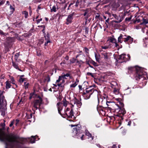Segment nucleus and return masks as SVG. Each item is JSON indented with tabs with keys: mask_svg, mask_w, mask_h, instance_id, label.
Listing matches in <instances>:
<instances>
[{
	"mask_svg": "<svg viewBox=\"0 0 148 148\" xmlns=\"http://www.w3.org/2000/svg\"><path fill=\"white\" fill-rule=\"evenodd\" d=\"M36 136H32L30 138H20L13 134H7L0 129V140L5 143L6 148H13L19 143L23 144L28 140H30V143H34Z\"/></svg>",
	"mask_w": 148,
	"mask_h": 148,
	"instance_id": "obj_1",
	"label": "nucleus"
},
{
	"mask_svg": "<svg viewBox=\"0 0 148 148\" xmlns=\"http://www.w3.org/2000/svg\"><path fill=\"white\" fill-rule=\"evenodd\" d=\"M71 103L70 107L71 108V109L70 112H66L65 114L69 117L71 118L73 116V107L79 108L82 105V103L76 99H74L72 100L71 101Z\"/></svg>",
	"mask_w": 148,
	"mask_h": 148,
	"instance_id": "obj_2",
	"label": "nucleus"
},
{
	"mask_svg": "<svg viewBox=\"0 0 148 148\" xmlns=\"http://www.w3.org/2000/svg\"><path fill=\"white\" fill-rule=\"evenodd\" d=\"M73 133L74 137L78 139L80 138L82 140H84V135L82 133L81 130H80V128L78 127L77 126L73 129Z\"/></svg>",
	"mask_w": 148,
	"mask_h": 148,
	"instance_id": "obj_3",
	"label": "nucleus"
},
{
	"mask_svg": "<svg viewBox=\"0 0 148 148\" xmlns=\"http://www.w3.org/2000/svg\"><path fill=\"white\" fill-rule=\"evenodd\" d=\"M128 69L129 70H131V69L136 70L137 74H140V73L142 74H145V73H147L145 71V69L138 66H136L135 67H129Z\"/></svg>",
	"mask_w": 148,
	"mask_h": 148,
	"instance_id": "obj_4",
	"label": "nucleus"
},
{
	"mask_svg": "<svg viewBox=\"0 0 148 148\" xmlns=\"http://www.w3.org/2000/svg\"><path fill=\"white\" fill-rule=\"evenodd\" d=\"M6 102L5 100L2 101V103L0 104V111L1 112V115L4 116L5 114L6 110Z\"/></svg>",
	"mask_w": 148,
	"mask_h": 148,
	"instance_id": "obj_5",
	"label": "nucleus"
},
{
	"mask_svg": "<svg viewBox=\"0 0 148 148\" xmlns=\"http://www.w3.org/2000/svg\"><path fill=\"white\" fill-rule=\"evenodd\" d=\"M38 99L35 101L34 106V107L36 108V109H37L39 107L42 101V99L39 96H38Z\"/></svg>",
	"mask_w": 148,
	"mask_h": 148,
	"instance_id": "obj_6",
	"label": "nucleus"
},
{
	"mask_svg": "<svg viewBox=\"0 0 148 148\" xmlns=\"http://www.w3.org/2000/svg\"><path fill=\"white\" fill-rule=\"evenodd\" d=\"M94 90L92 89L86 90V92L84 93V95L85 99H88L90 98V95L93 92Z\"/></svg>",
	"mask_w": 148,
	"mask_h": 148,
	"instance_id": "obj_7",
	"label": "nucleus"
},
{
	"mask_svg": "<svg viewBox=\"0 0 148 148\" xmlns=\"http://www.w3.org/2000/svg\"><path fill=\"white\" fill-rule=\"evenodd\" d=\"M123 38V41L126 42L127 41H129V42L130 43H132L133 40V38H132L130 36H127L126 35H124Z\"/></svg>",
	"mask_w": 148,
	"mask_h": 148,
	"instance_id": "obj_8",
	"label": "nucleus"
},
{
	"mask_svg": "<svg viewBox=\"0 0 148 148\" xmlns=\"http://www.w3.org/2000/svg\"><path fill=\"white\" fill-rule=\"evenodd\" d=\"M69 75H63L62 76H60L59 77L58 79L56 81V83H58L60 82L61 81H62V82H64V79L65 78V77H69Z\"/></svg>",
	"mask_w": 148,
	"mask_h": 148,
	"instance_id": "obj_9",
	"label": "nucleus"
},
{
	"mask_svg": "<svg viewBox=\"0 0 148 148\" xmlns=\"http://www.w3.org/2000/svg\"><path fill=\"white\" fill-rule=\"evenodd\" d=\"M73 15L72 14H70L68 15L67 18L66 19V24L67 25L71 23V22L72 20L73 19Z\"/></svg>",
	"mask_w": 148,
	"mask_h": 148,
	"instance_id": "obj_10",
	"label": "nucleus"
},
{
	"mask_svg": "<svg viewBox=\"0 0 148 148\" xmlns=\"http://www.w3.org/2000/svg\"><path fill=\"white\" fill-rule=\"evenodd\" d=\"M100 51L101 52V54L102 56H103V57L105 60L107 59L108 58V53L105 52H104L102 50H100Z\"/></svg>",
	"mask_w": 148,
	"mask_h": 148,
	"instance_id": "obj_11",
	"label": "nucleus"
},
{
	"mask_svg": "<svg viewBox=\"0 0 148 148\" xmlns=\"http://www.w3.org/2000/svg\"><path fill=\"white\" fill-rule=\"evenodd\" d=\"M58 109L59 113L61 114L60 111L62 110V103L58 102L57 104Z\"/></svg>",
	"mask_w": 148,
	"mask_h": 148,
	"instance_id": "obj_12",
	"label": "nucleus"
},
{
	"mask_svg": "<svg viewBox=\"0 0 148 148\" xmlns=\"http://www.w3.org/2000/svg\"><path fill=\"white\" fill-rule=\"evenodd\" d=\"M4 92V91H2L0 90V104L2 103L3 101L5 100L4 99V97L3 95V94Z\"/></svg>",
	"mask_w": 148,
	"mask_h": 148,
	"instance_id": "obj_13",
	"label": "nucleus"
},
{
	"mask_svg": "<svg viewBox=\"0 0 148 148\" xmlns=\"http://www.w3.org/2000/svg\"><path fill=\"white\" fill-rule=\"evenodd\" d=\"M14 41V38H7L6 39V42L8 44H9L10 43Z\"/></svg>",
	"mask_w": 148,
	"mask_h": 148,
	"instance_id": "obj_14",
	"label": "nucleus"
},
{
	"mask_svg": "<svg viewBox=\"0 0 148 148\" xmlns=\"http://www.w3.org/2000/svg\"><path fill=\"white\" fill-rule=\"evenodd\" d=\"M85 133L86 135L88 137V138H91V139L92 140H93V137L92 136L91 134L89 132L88 130H85Z\"/></svg>",
	"mask_w": 148,
	"mask_h": 148,
	"instance_id": "obj_15",
	"label": "nucleus"
},
{
	"mask_svg": "<svg viewBox=\"0 0 148 148\" xmlns=\"http://www.w3.org/2000/svg\"><path fill=\"white\" fill-rule=\"evenodd\" d=\"M125 56L126 55L125 54H122L119 56L118 59L119 60H124L123 62H124L127 60L125 59Z\"/></svg>",
	"mask_w": 148,
	"mask_h": 148,
	"instance_id": "obj_16",
	"label": "nucleus"
},
{
	"mask_svg": "<svg viewBox=\"0 0 148 148\" xmlns=\"http://www.w3.org/2000/svg\"><path fill=\"white\" fill-rule=\"evenodd\" d=\"M90 11V10L89 9H87L85 10H84V16H86L88 17L89 16V12Z\"/></svg>",
	"mask_w": 148,
	"mask_h": 148,
	"instance_id": "obj_17",
	"label": "nucleus"
},
{
	"mask_svg": "<svg viewBox=\"0 0 148 148\" xmlns=\"http://www.w3.org/2000/svg\"><path fill=\"white\" fill-rule=\"evenodd\" d=\"M108 41H109L110 42L113 43H114V42H116V39L115 38L110 37L109 38L108 40Z\"/></svg>",
	"mask_w": 148,
	"mask_h": 148,
	"instance_id": "obj_18",
	"label": "nucleus"
},
{
	"mask_svg": "<svg viewBox=\"0 0 148 148\" xmlns=\"http://www.w3.org/2000/svg\"><path fill=\"white\" fill-rule=\"evenodd\" d=\"M123 36L122 34L120 35V36L118 38V42L121 43L123 41Z\"/></svg>",
	"mask_w": 148,
	"mask_h": 148,
	"instance_id": "obj_19",
	"label": "nucleus"
},
{
	"mask_svg": "<svg viewBox=\"0 0 148 148\" xmlns=\"http://www.w3.org/2000/svg\"><path fill=\"white\" fill-rule=\"evenodd\" d=\"M24 75H23L20 76V78L19 79V81L21 83H23L24 81L26 80V79L23 78Z\"/></svg>",
	"mask_w": 148,
	"mask_h": 148,
	"instance_id": "obj_20",
	"label": "nucleus"
},
{
	"mask_svg": "<svg viewBox=\"0 0 148 148\" xmlns=\"http://www.w3.org/2000/svg\"><path fill=\"white\" fill-rule=\"evenodd\" d=\"M111 47L109 45H108L106 44H105L103 46H101V47L103 49H106L109 48H110Z\"/></svg>",
	"mask_w": 148,
	"mask_h": 148,
	"instance_id": "obj_21",
	"label": "nucleus"
},
{
	"mask_svg": "<svg viewBox=\"0 0 148 148\" xmlns=\"http://www.w3.org/2000/svg\"><path fill=\"white\" fill-rule=\"evenodd\" d=\"M110 86L114 89V87H117V84L116 83L114 82H112L111 83Z\"/></svg>",
	"mask_w": 148,
	"mask_h": 148,
	"instance_id": "obj_22",
	"label": "nucleus"
},
{
	"mask_svg": "<svg viewBox=\"0 0 148 148\" xmlns=\"http://www.w3.org/2000/svg\"><path fill=\"white\" fill-rule=\"evenodd\" d=\"M117 87H114L113 89V92L115 95H117L119 93V90Z\"/></svg>",
	"mask_w": 148,
	"mask_h": 148,
	"instance_id": "obj_23",
	"label": "nucleus"
},
{
	"mask_svg": "<svg viewBox=\"0 0 148 148\" xmlns=\"http://www.w3.org/2000/svg\"><path fill=\"white\" fill-rule=\"evenodd\" d=\"M12 65L16 69H18L19 70L21 71V70L19 69L18 66L17 64L14 62H12Z\"/></svg>",
	"mask_w": 148,
	"mask_h": 148,
	"instance_id": "obj_24",
	"label": "nucleus"
},
{
	"mask_svg": "<svg viewBox=\"0 0 148 148\" xmlns=\"http://www.w3.org/2000/svg\"><path fill=\"white\" fill-rule=\"evenodd\" d=\"M78 82L79 81L77 80L73 84H72L70 85V87L74 88L77 84Z\"/></svg>",
	"mask_w": 148,
	"mask_h": 148,
	"instance_id": "obj_25",
	"label": "nucleus"
},
{
	"mask_svg": "<svg viewBox=\"0 0 148 148\" xmlns=\"http://www.w3.org/2000/svg\"><path fill=\"white\" fill-rule=\"evenodd\" d=\"M62 102L63 103V105L65 107H66L67 105L68 102L65 99H64Z\"/></svg>",
	"mask_w": 148,
	"mask_h": 148,
	"instance_id": "obj_26",
	"label": "nucleus"
},
{
	"mask_svg": "<svg viewBox=\"0 0 148 148\" xmlns=\"http://www.w3.org/2000/svg\"><path fill=\"white\" fill-rule=\"evenodd\" d=\"M143 22L140 23V25L145 24L146 25L148 24V19H143Z\"/></svg>",
	"mask_w": 148,
	"mask_h": 148,
	"instance_id": "obj_27",
	"label": "nucleus"
},
{
	"mask_svg": "<svg viewBox=\"0 0 148 148\" xmlns=\"http://www.w3.org/2000/svg\"><path fill=\"white\" fill-rule=\"evenodd\" d=\"M82 1V0H77L76 1L75 6L76 7H78V5L80 4V3H81Z\"/></svg>",
	"mask_w": 148,
	"mask_h": 148,
	"instance_id": "obj_28",
	"label": "nucleus"
},
{
	"mask_svg": "<svg viewBox=\"0 0 148 148\" xmlns=\"http://www.w3.org/2000/svg\"><path fill=\"white\" fill-rule=\"evenodd\" d=\"M11 85L10 83L8 81L6 82V88H9L10 87Z\"/></svg>",
	"mask_w": 148,
	"mask_h": 148,
	"instance_id": "obj_29",
	"label": "nucleus"
},
{
	"mask_svg": "<svg viewBox=\"0 0 148 148\" xmlns=\"http://www.w3.org/2000/svg\"><path fill=\"white\" fill-rule=\"evenodd\" d=\"M56 8L55 6H53L52 7V8H51V12H55L56 11Z\"/></svg>",
	"mask_w": 148,
	"mask_h": 148,
	"instance_id": "obj_30",
	"label": "nucleus"
},
{
	"mask_svg": "<svg viewBox=\"0 0 148 148\" xmlns=\"http://www.w3.org/2000/svg\"><path fill=\"white\" fill-rule=\"evenodd\" d=\"M19 56V53H16L14 56V58L16 60H17L18 57Z\"/></svg>",
	"mask_w": 148,
	"mask_h": 148,
	"instance_id": "obj_31",
	"label": "nucleus"
},
{
	"mask_svg": "<svg viewBox=\"0 0 148 148\" xmlns=\"http://www.w3.org/2000/svg\"><path fill=\"white\" fill-rule=\"evenodd\" d=\"M71 63H74L75 62H77V63H78L79 62V61L75 59L74 58H73V60L71 61Z\"/></svg>",
	"mask_w": 148,
	"mask_h": 148,
	"instance_id": "obj_32",
	"label": "nucleus"
},
{
	"mask_svg": "<svg viewBox=\"0 0 148 148\" xmlns=\"http://www.w3.org/2000/svg\"><path fill=\"white\" fill-rule=\"evenodd\" d=\"M112 15L116 20H119L120 18L119 16H118L115 14H112Z\"/></svg>",
	"mask_w": 148,
	"mask_h": 148,
	"instance_id": "obj_33",
	"label": "nucleus"
},
{
	"mask_svg": "<svg viewBox=\"0 0 148 148\" xmlns=\"http://www.w3.org/2000/svg\"><path fill=\"white\" fill-rule=\"evenodd\" d=\"M23 14H24L25 17V18H27V16L28 15V13L27 12L24 11L23 12Z\"/></svg>",
	"mask_w": 148,
	"mask_h": 148,
	"instance_id": "obj_34",
	"label": "nucleus"
},
{
	"mask_svg": "<svg viewBox=\"0 0 148 148\" xmlns=\"http://www.w3.org/2000/svg\"><path fill=\"white\" fill-rule=\"evenodd\" d=\"M36 96V95L34 93H31L30 94L29 99H30L32 97H34Z\"/></svg>",
	"mask_w": 148,
	"mask_h": 148,
	"instance_id": "obj_35",
	"label": "nucleus"
},
{
	"mask_svg": "<svg viewBox=\"0 0 148 148\" xmlns=\"http://www.w3.org/2000/svg\"><path fill=\"white\" fill-rule=\"evenodd\" d=\"M91 62L94 66H98V65L97 64V63L96 62H95V61H93V60H92L91 61Z\"/></svg>",
	"mask_w": 148,
	"mask_h": 148,
	"instance_id": "obj_36",
	"label": "nucleus"
},
{
	"mask_svg": "<svg viewBox=\"0 0 148 148\" xmlns=\"http://www.w3.org/2000/svg\"><path fill=\"white\" fill-rule=\"evenodd\" d=\"M119 112L123 115L125 113V112L124 109L121 110L119 111Z\"/></svg>",
	"mask_w": 148,
	"mask_h": 148,
	"instance_id": "obj_37",
	"label": "nucleus"
},
{
	"mask_svg": "<svg viewBox=\"0 0 148 148\" xmlns=\"http://www.w3.org/2000/svg\"><path fill=\"white\" fill-rule=\"evenodd\" d=\"M0 34L1 35H4V36H6L7 34L6 33H4L1 30H0Z\"/></svg>",
	"mask_w": 148,
	"mask_h": 148,
	"instance_id": "obj_38",
	"label": "nucleus"
},
{
	"mask_svg": "<svg viewBox=\"0 0 148 148\" xmlns=\"http://www.w3.org/2000/svg\"><path fill=\"white\" fill-rule=\"evenodd\" d=\"M45 80L46 81L49 82L50 81V77L49 76H48L46 78Z\"/></svg>",
	"mask_w": 148,
	"mask_h": 148,
	"instance_id": "obj_39",
	"label": "nucleus"
},
{
	"mask_svg": "<svg viewBox=\"0 0 148 148\" xmlns=\"http://www.w3.org/2000/svg\"><path fill=\"white\" fill-rule=\"evenodd\" d=\"M28 85H29L28 83H27L26 82H24V86H25V88H28Z\"/></svg>",
	"mask_w": 148,
	"mask_h": 148,
	"instance_id": "obj_40",
	"label": "nucleus"
},
{
	"mask_svg": "<svg viewBox=\"0 0 148 148\" xmlns=\"http://www.w3.org/2000/svg\"><path fill=\"white\" fill-rule=\"evenodd\" d=\"M1 126L2 127V129H5V124L4 123H1Z\"/></svg>",
	"mask_w": 148,
	"mask_h": 148,
	"instance_id": "obj_41",
	"label": "nucleus"
},
{
	"mask_svg": "<svg viewBox=\"0 0 148 148\" xmlns=\"http://www.w3.org/2000/svg\"><path fill=\"white\" fill-rule=\"evenodd\" d=\"M14 123V120H13L11 122V123L10 125V127H12Z\"/></svg>",
	"mask_w": 148,
	"mask_h": 148,
	"instance_id": "obj_42",
	"label": "nucleus"
},
{
	"mask_svg": "<svg viewBox=\"0 0 148 148\" xmlns=\"http://www.w3.org/2000/svg\"><path fill=\"white\" fill-rule=\"evenodd\" d=\"M66 61H66V60H64L63 62H61V63L60 64L62 65V64H66Z\"/></svg>",
	"mask_w": 148,
	"mask_h": 148,
	"instance_id": "obj_43",
	"label": "nucleus"
},
{
	"mask_svg": "<svg viewBox=\"0 0 148 148\" xmlns=\"http://www.w3.org/2000/svg\"><path fill=\"white\" fill-rule=\"evenodd\" d=\"M121 21H122V20H121V19H120V20H119L118 21H114V22L116 23H119Z\"/></svg>",
	"mask_w": 148,
	"mask_h": 148,
	"instance_id": "obj_44",
	"label": "nucleus"
},
{
	"mask_svg": "<svg viewBox=\"0 0 148 148\" xmlns=\"http://www.w3.org/2000/svg\"><path fill=\"white\" fill-rule=\"evenodd\" d=\"M97 15H96L95 17V18L96 19H98L100 17V15H99L98 14H97Z\"/></svg>",
	"mask_w": 148,
	"mask_h": 148,
	"instance_id": "obj_45",
	"label": "nucleus"
},
{
	"mask_svg": "<svg viewBox=\"0 0 148 148\" xmlns=\"http://www.w3.org/2000/svg\"><path fill=\"white\" fill-rule=\"evenodd\" d=\"M50 42V41L49 40H48L45 43V45L47 46V44L48 43H49Z\"/></svg>",
	"mask_w": 148,
	"mask_h": 148,
	"instance_id": "obj_46",
	"label": "nucleus"
},
{
	"mask_svg": "<svg viewBox=\"0 0 148 148\" xmlns=\"http://www.w3.org/2000/svg\"><path fill=\"white\" fill-rule=\"evenodd\" d=\"M42 20V18H40V19L37 20V23H38L40 22Z\"/></svg>",
	"mask_w": 148,
	"mask_h": 148,
	"instance_id": "obj_47",
	"label": "nucleus"
},
{
	"mask_svg": "<svg viewBox=\"0 0 148 148\" xmlns=\"http://www.w3.org/2000/svg\"><path fill=\"white\" fill-rule=\"evenodd\" d=\"M19 121L18 120V119L16 120V123H15V124H16V125H17L19 123Z\"/></svg>",
	"mask_w": 148,
	"mask_h": 148,
	"instance_id": "obj_48",
	"label": "nucleus"
},
{
	"mask_svg": "<svg viewBox=\"0 0 148 148\" xmlns=\"http://www.w3.org/2000/svg\"><path fill=\"white\" fill-rule=\"evenodd\" d=\"M78 63V64H83L84 63V62H83V61H82V60H80L79 61V62L78 63Z\"/></svg>",
	"mask_w": 148,
	"mask_h": 148,
	"instance_id": "obj_49",
	"label": "nucleus"
},
{
	"mask_svg": "<svg viewBox=\"0 0 148 148\" xmlns=\"http://www.w3.org/2000/svg\"><path fill=\"white\" fill-rule=\"evenodd\" d=\"M10 8L11 10H12L13 11L14 10V8L13 7H12L11 5H10Z\"/></svg>",
	"mask_w": 148,
	"mask_h": 148,
	"instance_id": "obj_50",
	"label": "nucleus"
},
{
	"mask_svg": "<svg viewBox=\"0 0 148 148\" xmlns=\"http://www.w3.org/2000/svg\"><path fill=\"white\" fill-rule=\"evenodd\" d=\"M93 1H90V2H89L88 3V5H90V4H92L93 3V2H92Z\"/></svg>",
	"mask_w": 148,
	"mask_h": 148,
	"instance_id": "obj_51",
	"label": "nucleus"
},
{
	"mask_svg": "<svg viewBox=\"0 0 148 148\" xmlns=\"http://www.w3.org/2000/svg\"><path fill=\"white\" fill-rule=\"evenodd\" d=\"M62 99V97L61 96H59L58 97V99L59 101L61 100V99Z\"/></svg>",
	"mask_w": 148,
	"mask_h": 148,
	"instance_id": "obj_52",
	"label": "nucleus"
},
{
	"mask_svg": "<svg viewBox=\"0 0 148 148\" xmlns=\"http://www.w3.org/2000/svg\"><path fill=\"white\" fill-rule=\"evenodd\" d=\"M84 49L85 52L87 53H88V49L86 48H85Z\"/></svg>",
	"mask_w": 148,
	"mask_h": 148,
	"instance_id": "obj_53",
	"label": "nucleus"
},
{
	"mask_svg": "<svg viewBox=\"0 0 148 148\" xmlns=\"http://www.w3.org/2000/svg\"><path fill=\"white\" fill-rule=\"evenodd\" d=\"M69 110V108H67L65 110V113H66V112H68Z\"/></svg>",
	"mask_w": 148,
	"mask_h": 148,
	"instance_id": "obj_54",
	"label": "nucleus"
},
{
	"mask_svg": "<svg viewBox=\"0 0 148 148\" xmlns=\"http://www.w3.org/2000/svg\"><path fill=\"white\" fill-rule=\"evenodd\" d=\"M32 114L31 113L30 114L29 116L28 117V118L30 119V118H32Z\"/></svg>",
	"mask_w": 148,
	"mask_h": 148,
	"instance_id": "obj_55",
	"label": "nucleus"
},
{
	"mask_svg": "<svg viewBox=\"0 0 148 148\" xmlns=\"http://www.w3.org/2000/svg\"><path fill=\"white\" fill-rule=\"evenodd\" d=\"M65 60L67 61L69 60V57L68 56H66L65 58Z\"/></svg>",
	"mask_w": 148,
	"mask_h": 148,
	"instance_id": "obj_56",
	"label": "nucleus"
},
{
	"mask_svg": "<svg viewBox=\"0 0 148 148\" xmlns=\"http://www.w3.org/2000/svg\"><path fill=\"white\" fill-rule=\"evenodd\" d=\"M131 18H125V20L126 21H129L131 19Z\"/></svg>",
	"mask_w": 148,
	"mask_h": 148,
	"instance_id": "obj_57",
	"label": "nucleus"
},
{
	"mask_svg": "<svg viewBox=\"0 0 148 148\" xmlns=\"http://www.w3.org/2000/svg\"><path fill=\"white\" fill-rule=\"evenodd\" d=\"M11 80L12 83L14 84V79L13 78H11Z\"/></svg>",
	"mask_w": 148,
	"mask_h": 148,
	"instance_id": "obj_58",
	"label": "nucleus"
},
{
	"mask_svg": "<svg viewBox=\"0 0 148 148\" xmlns=\"http://www.w3.org/2000/svg\"><path fill=\"white\" fill-rule=\"evenodd\" d=\"M4 3V1H1L0 2V5L3 4Z\"/></svg>",
	"mask_w": 148,
	"mask_h": 148,
	"instance_id": "obj_59",
	"label": "nucleus"
},
{
	"mask_svg": "<svg viewBox=\"0 0 148 148\" xmlns=\"http://www.w3.org/2000/svg\"><path fill=\"white\" fill-rule=\"evenodd\" d=\"M114 43L115 44V46L116 47H117L118 46V45L117 44L116 41V42H114Z\"/></svg>",
	"mask_w": 148,
	"mask_h": 148,
	"instance_id": "obj_60",
	"label": "nucleus"
},
{
	"mask_svg": "<svg viewBox=\"0 0 148 148\" xmlns=\"http://www.w3.org/2000/svg\"><path fill=\"white\" fill-rule=\"evenodd\" d=\"M111 103H112V102H108V101H107L106 102V104L108 106H109V104Z\"/></svg>",
	"mask_w": 148,
	"mask_h": 148,
	"instance_id": "obj_61",
	"label": "nucleus"
},
{
	"mask_svg": "<svg viewBox=\"0 0 148 148\" xmlns=\"http://www.w3.org/2000/svg\"><path fill=\"white\" fill-rule=\"evenodd\" d=\"M127 56L128 57V59H127H127H126V60H129V59H130V55H129V54L127 55Z\"/></svg>",
	"mask_w": 148,
	"mask_h": 148,
	"instance_id": "obj_62",
	"label": "nucleus"
},
{
	"mask_svg": "<svg viewBox=\"0 0 148 148\" xmlns=\"http://www.w3.org/2000/svg\"><path fill=\"white\" fill-rule=\"evenodd\" d=\"M107 14H108V15L110 17H111V16L112 14H110V13H109V12Z\"/></svg>",
	"mask_w": 148,
	"mask_h": 148,
	"instance_id": "obj_63",
	"label": "nucleus"
},
{
	"mask_svg": "<svg viewBox=\"0 0 148 148\" xmlns=\"http://www.w3.org/2000/svg\"><path fill=\"white\" fill-rule=\"evenodd\" d=\"M116 146L115 145H113L112 147V148H116Z\"/></svg>",
	"mask_w": 148,
	"mask_h": 148,
	"instance_id": "obj_64",
	"label": "nucleus"
}]
</instances>
